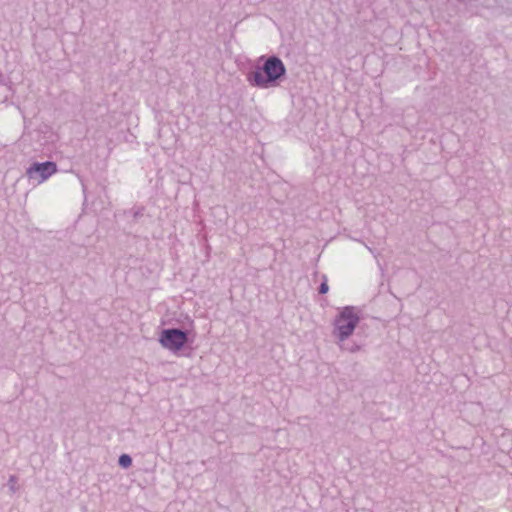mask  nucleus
<instances>
[{
	"label": "nucleus",
	"instance_id": "1",
	"mask_svg": "<svg viewBox=\"0 0 512 512\" xmlns=\"http://www.w3.org/2000/svg\"><path fill=\"white\" fill-rule=\"evenodd\" d=\"M361 320V310L356 306H345L338 309L333 320L332 335L336 344L342 351L355 353L360 350V346H346V340L353 335L356 327Z\"/></svg>",
	"mask_w": 512,
	"mask_h": 512
},
{
	"label": "nucleus",
	"instance_id": "2",
	"mask_svg": "<svg viewBox=\"0 0 512 512\" xmlns=\"http://www.w3.org/2000/svg\"><path fill=\"white\" fill-rule=\"evenodd\" d=\"M285 74L286 67L283 61L277 56H270L262 67L248 72L246 79L253 87L268 89L276 87Z\"/></svg>",
	"mask_w": 512,
	"mask_h": 512
},
{
	"label": "nucleus",
	"instance_id": "3",
	"mask_svg": "<svg viewBox=\"0 0 512 512\" xmlns=\"http://www.w3.org/2000/svg\"><path fill=\"white\" fill-rule=\"evenodd\" d=\"M187 341L186 332L176 328L164 329L159 336L161 346L172 353L179 352Z\"/></svg>",
	"mask_w": 512,
	"mask_h": 512
},
{
	"label": "nucleus",
	"instance_id": "4",
	"mask_svg": "<svg viewBox=\"0 0 512 512\" xmlns=\"http://www.w3.org/2000/svg\"><path fill=\"white\" fill-rule=\"evenodd\" d=\"M57 171V164L55 162H35L27 168L26 175L30 180H34L38 184H42L46 180H48L52 175L57 173Z\"/></svg>",
	"mask_w": 512,
	"mask_h": 512
},
{
	"label": "nucleus",
	"instance_id": "5",
	"mask_svg": "<svg viewBox=\"0 0 512 512\" xmlns=\"http://www.w3.org/2000/svg\"><path fill=\"white\" fill-rule=\"evenodd\" d=\"M118 463L123 468H129L132 464V459L128 454H122L119 457Z\"/></svg>",
	"mask_w": 512,
	"mask_h": 512
},
{
	"label": "nucleus",
	"instance_id": "6",
	"mask_svg": "<svg viewBox=\"0 0 512 512\" xmlns=\"http://www.w3.org/2000/svg\"><path fill=\"white\" fill-rule=\"evenodd\" d=\"M322 278H323V281H322V283H321V285L319 287V293L320 294H326L328 292V290H329V286H328V283H327L328 279H327L326 275H323Z\"/></svg>",
	"mask_w": 512,
	"mask_h": 512
},
{
	"label": "nucleus",
	"instance_id": "7",
	"mask_svg": "<svg viewBox=\"0 0 512 512\" xmlns=\"http://www.w3.org/2000/svg\"><path fill=\"white\" fill-rule=\"evenodd\" d=\"M8 484H9L10 490L12 492H15L17 490V477L14 475L10 476Z\"/></svg>",
	"mask_w": 512,
	"mask_h": 512
}]
</instances>
